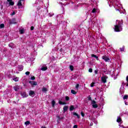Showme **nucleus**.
Masks as SVG:
<instances>
[{
  "mask_svg": "<svg viewBox=\"0 0 128 128\" xmlns=\"http://www.w3.org/2000/svg\"><path fill=\"white\" fill-rule=\"evenodd\" d=\"M108 78V76H104L101 78V80L103 84H106V79Z\"/></svg>",
  "mask_w": 128,
  "mask_h": 128,
  "instance_id": "obj_4",
  "label": "nucleus"
},
{
  "mask_svg": "<svg viewBox=\"0 0 128 128\" xmlns=\"http://www.w3.org/2000/svg\"><path fill=\"white\" fill-rule=\"evenodd\" d=\"M122 128H124V126H122Z\"/></svg>",
  "mask_w": 128,
  "mask_h": 128,
  "instance_id": "obj_48",
  "label": "nucleus"
},
{
  "mask_svg": "<svg viewBox=\"0 0 128 128\" xmlns=\"http://www.w3.org/2000/svg\"><path fill=\"white\" fill-rule=\"evenodd\" d=\"M96 12V8H93V10H92V14H94Z\"/></svg>",
  "mask_w": 128,
  "mask_h": 128,
  "instance_id": "obj_23",
  "label": "nucleus"
},
{
  "mask_svg": "<svg viewBox=\"0 0 128 128\" xmlns=\"http://www.w3.org/2000/svg\"><path fill=\"white\" fill-rule=\"evenodd\" d=\"M80 87V84H77L76 86V88H78Z\"/></svg>",
  "mask_w": 128,
  "mask_h": 128,
  "instance_id": "obj_37",
  "label": "nucleus"
},
{
  "mask_svg": "<svg viewBox=\"0 0 128 128\" xmlns=\"http://www.w3.org/2000/svg\"><path fill=\"white\" fill-rule=\"evenodd\" d=\"M52 106L54 108V104H56V101L54 100H52Z\"/></svg>",
  "mask_w": 128,
  "mask_h": 128,
  "instance_id": "obj_19",
  "label": "nucleus"
},
{
  "mask_svg": "<svg viewBox=\"0 0 128 128\" xmlns=\"http://www.w3.org/2000/svg\"><path fill=\"white\" fill-rule=\"evenodd\" d=\"M65 100L66 102H68V100H70V97L68 96H66L65 97Z\"/></svg>",
  "mask_w": 128,
  "mask_h": 128,
  "instance_id": "obj_22",
  "label": "nucleus"
},
{
  "mask_svg": "<svg viewBox=\"0 0 128 128\" xmlns=\"http://www.w3.org/2000/svg\"><path fill=\"white\" fill-rule=\"evenodd\" d=\"M41 128H46V127L42 126Z\"/></svg>",
  "mask_w": 128,
  "mask_h": 128,
  "instance_id": "obj_47",
  "label": "nucleus"
},
{
  "mask_svg": "<svg viewBox=\"0 0 128 128\" xmlns=\"http://www.w3.org/2000/svg\"><path fill=\"white\" fill-rule=\"evenodd\" d=\"M13 80H14V82H18V78H13Z\"/></svg>",
  "mask_w": 128,
  "mask_h": 128,
  "instance_id": "obj_32",
  "label": "nucleus"
},
{
  "mask_svg": "<svg viewBox=\"0 0 128 128\" xmlns=\"http://www.w3.org/2000/svg\"><path fill=\"white\" fill-rule=\"evenodd\" d=\"M102 60L106 62H110V58L108 56H106V55H104L102 56Z\"/></svg>",
  "mask_w": 128,
  "mask_h": 128,
  "instance_id": "obj_3",
  "label": "nucleus"
},
{
  "mask_svg": "<svg viewBox=\"0 0 128 128\" xmlns=\"http://www.w3.org/2000/svg\"><path fill=\"white\" fill-rule=\"evenodd\" d=\"M92 58H94L96 60H98V56H96V55L92 54L91 55Z\"/></svg>",
  "mask_w": 128,
  "mask_h": 128,
  "instance_id": "obj_10",
  "label": "nucleus"
},
{
  "mask_svg": "<svg viewBox=\"0 0 128 128\" xmlns=\"http://www.w3.org/2000/svg\"><path fill=\"white\" fill-rule=\"evenodd\" d=\"M29 84H32H32H34V81H29Z\"/></svg>",
  "mask_w": 128,
  "mask_h": 128,
  "instance_id": "obj_39",
  "label": "nucleus"
},
{
  "mask_svg": "<svg viewBox=\"0 0 128 128\" xmlns=\"http://www.w3.org/2000/svg\"><path fill=\"white\" fill-rule=\"evenodd\" d=\"M92 106L94 108H98V106L96 104V102L94 100L92 101Z\"/></svg>",
  "mask_w": 128,
  "mask_h": 128,
  "instance_id": "obj_2",
  "label": "nucleus"
},
{
  "mask_svg": "<svg viewBox=\"0 0 128 128\" xmlns=\"http://www.w3.org/2000/svg\"><path fill=\"white\" fill-rule=\"evenodd\" d=\"M60 120H64V117L60 118Z\"/></svg>",
  "mask_w": 128,
  "mask_h": 128,
  "instance_id": "obj_46",
  "label": "nucleus"
},
{
  "mask_svg": "<svg viewBox=\"0 0 128 128\" xmlns=\"http://www.w3.org/2000/svg\"><path fill=\"white\" fill-rule=\"evenodd\" d=\"M71 93L72 94H76V92L74 90H71Z\"/></svg>",
  "mask_w": 128,
  "mask_h": 128,
  "instance_id": "obj_21",
  "label": "nucleus"
},
{
  "mask_svg": "<svg viewBox=\"0 0 128 128\" xmlns=\"http://www.w3.org/2000/svg\"><path fill=\"white\" fill-rule=\"evenodd\" d=\"M58 120H60V116H58Z\"/></svg>",
  "mask_w": 128,
  "mask_h": 128,
  "instance_id": "obj_45",
  "label": "nucleus"
},
{
  "mask_svg": "<svg viewBox=\"0 0 128 128\" xmlns=\"http://www.w3.org/2000/svg\"><path fill=\"white\" fill-rule=\"evenodd\" d=\"M126 80L128 82V76H127L126 78Z\"/></svg>",
  "mask_w": 128,
  "mask_h": 128,
  "instance_id": "obj_44",
  "label": "nucleus"
},
{
  "mask_svg": "<svg viewBox=\"0 0 128 128\" xmlns=\"http://www.w3.org/2000/svg\"><path fill=\"white\" fill-rule=\"evenodd\" d=\"M120 50L121 52H124V48H120Z\"/></svg>",
  "mask_w": 128,
  "mask_h": 128,
  "instance_id": "obj_43",
  "label": "nucleus"
},
{
  "mask_svg": "<svg viewBox=\"0 0 128 128\" xmlns=\"http://www.w3.org/2000/svg\"><path fill=\"white\" fill-rule=\"evenodd\" d=\"M126 86H128V83L126 84Z\"/></svg>",
  "mask_w": 128,
  "mask_h": 128,
  "instance_id": "obj_49",
  "label": "nucleus"
},
{
  "mask_svg": "<svg viewBox=\"0 0 128 128\" xmlns=\"http://www.w3.org/2000/svg\"><path fill=\"white\" fill-rule=\"evenodd\" d=\"M88 98V100H92V97H90V96H89Z\"/></svg>",
  "mask_w": 128,
  "mask_h": 128,
  "instance_id": "obj_36",
  "label": "nucleus"
},
{
  "mask_svg": "<svg viewBox=\"0 0 128 128\" xmlns=\"http://www.w3.org/2000/svg\"><path fill=\"white\" fill-rule=\"evenodd\" d=\"M36 95V93L34 92V91L32 90H30L29 92V96H34Z\"/></svg>",
  "mask_w": 128,
  "mask_h": 128,
  "instance_id": "obj_6",
  "label": "nucleus"
},
{
  "mask_svg": "<svg viewBox=\"0 0 128 128\" xmlns=\"http://www.w3.org/2000/svg\"><path fill=\"white\" fill-rule=\"evenodd\" d=\"M123 24L122 21L120 22L119 21L118 22V24L114 26V31L116 32H122V24Z\"/></svg>",
  "mask_w": 128,
  "mask_h": 128,
  "instance_id": "obj_1",
  "label": "nucleus"
},
{
  "mask_svg": "<svg viewBox=\"0 0 128 128\" xmlns=\"http://www.w3.org/2000/svg\"><path fill=\"white\" fill-rule=\"evenodd\" d=\"M70 70L71 72H73L74 70V66L72 65L70 66Z\"/></svg>",
  "mask_w": 128,
  "mask_h": 128,
  "instance_id": "obj_20",
  "label": "nucleus"
},
{
  "mask_svg": "<svg viewBox=\"0 0 128 128\" xmlns=\"http://www.w3.org/2000/svg\"><path fill=\"white\" fill-rule=\"evenodd\" d=\"M21 94L23 98H28V96L26 92H23Z\"/></svg>",
  "mask_w": 128,
  "mask_h": 128,
  "instance_id": "obj_11",
  "label": "nucleus"
},
{
  "mask_svg": "<svg viewBox=\"0 0 128 128\" xmlns=\"http://www.w3.org/2000/svg\"><path fill=\"white\" fill-rule=\"evenodd\" d=\"M16 14V12H14L12 14L11 16H14Z\"/></svg>",
  "mask_w": 128,
  "mask_h": 128,
  "instance_id": "obj_41",
  "label": "nucleus"
},
{
  "mask_svg": "<svg viewBox=\"0 0 128 128\" xmlns=\"http://www.w3.org/2000/svg\"><path fill=\"white\" fill-rule=\"evenodd\" d=\"M116 122H122V118H120V116H118Z\"/></svg>",
  "mask_w": 128,
  "mask_h": 128,
  "instance_id": "obj_18",
  "label": "nucleus"
},
{
  "mask_svg": "<svg viewBox=\"0 0 128 128\" xmlns=\"http://www.w3.org/2000/svg\"><path fill=\"white\" fill-rule=\"evenodd\" d=\"M7 2H9L10 6H14V2H12V0H7Z\"/></svg>",
  "mask_w": 128,
  "mask_h": 128,
  "instance_id": "obj_8",
  "label": "nucleus"
},
{
  "mask_svg": "<svg viewBox=\"0 0 128 128\" xmlns=\"http://www.w3.org/2000/svg\"><path fill=\"white\" fill-rule=\"evenodd\" d=\"M34 30V26H32L30 27V30Z\"/></svg>",
  "mask_w": 128,
  "mask_h": 128,
  "instance_id": "obj_35",
  "label": "nucleus"
},
{
  "mask_svg": "<svg viewBox=\"0 0 128 128\" xmlns=\"http://www.w3.org/2000/svg\"><path fill=\"white\" fill-rule=\"evenodd\" d=\"M58 104H66V102H62L60 100H59Z\"/></svg>",
  "mask_w": 128,
  "mask_h": 128,
  "instance_id": "obj_17",
  "label": "nucleus"
},
{
  "mask_svg": "<svg viewBox=\"0 0 128 128\" xmlns=\"http://www.w3.org/2000/svg\"><path fill=\"white\" fill-rule=\"evenodd\" d=\"M48 70V67L46 66H43L41 68V70L44 72Z\"/></svg>",
  "mask_w": 128,
  "mask_h": 128,
  "instance_id": "obj_13",
  "label": "nucleus"
},
{
  "mask_svg": "<svg viewBox=\"0 0 128 128\" xmlns=\"http://www.w3.org/2000/svg\"><path fill=\"white\" fill-rule=\"evenodd\" d=\"M25 124L26 125V126H28V124H30V121H26V122H25Z\"/></svg>",
  "mask_w": 128,
  "mask_h": 128,
  "instance_id": "obj_27",
  "label": "nucleus"
},
{
  "mask_svg": "<svg viewBox=\"0 0 128 128\" xmlns=\"http://www.w3.org/2000/svg\"><path fill=\"white\" fill-rule=\"evenodd\" d=\"M30 80H36V77H34V76H32Z\"/></svg>",
  "mask_w": 128,
  "mask_h": 128,
  "instance_id": "obj_29",
  "label": "nucleus"
},
{
  "mask_svg": "<svg viewBox=\"0 0 128 128\" xmlns=\"http://www.w3.org/2000/svg\"><path fill=\"white\" fill-rule=\"evenodd\" d=\"M95 84L96 83L94 82H92V83H91L90 84L91 88H94V86Z\"/></svg>",
  "mask_w": 128,
  "mask_h": 128,
  "instance_id": "obj_25",
  "label": "nucleus"
},
{
  "mask_svg": "<svg viewBox=\"0 0 128 128\" xmlns=\"http://www.w3.org/2000/svg\"><path fill=\"white\" fill-rule=\"evenodd\" d=\"M73 116H77L78 118H80V115H78V114L76 112H73Z\"/></svg>",
  "mask_w": 128,
  "mask_h": 128,
  "instance_id": "obj_14",
  "label": "nucleus"
},
{
  "mask_svg": "<svg viewBox=\"0 0 128 128\" xmlns=\"http://www.w3.org/2000/svg\"><path fill=\"white\" fill-rule=\"evenodd\" d=\"M74 110V106H70V112H72Z\"/></svg>",
  "mask_w": 128,
  "mask_h": 128,
  "instance_id": "obj_15",
  "label": "nucleus"
},
{
  "mask_svg": "<svg viewBox=\"0 0 128 128\" xmlns=\"http://www.w3.org/2000/svg\"><path fill=\"white\" fill-rule=\"evenodd\" d=\"M32 86H38V82L33 81Z\"/></svg>",
  "mask_w": 128,
  "mask_h": 128,
  "instance_id": "obj_30",
  "label": "nucleus"
},
{
  "mask_svg": "<svg viewBox=\"0 0 128 128\" xmlns=\"http://www.w3.org/2000/svg\"><path fill=\"white\" fill-rule=\"evenodd\" d=\"M73 128H78V125H74Z\"/></svg>",
  "mask_w": 128,
  "mask_h": 128,
  "instance_id": "obj_42",
  "label": "nucleus"
},
{
  "mask_svg": "<svg viewBox=\"0 0 128 128\" xmlns=\"http://www.w3.org/2000/svg\"><path fill=\"white\" fill-rule=\"evenodd\" d=\"M88 72H92V68H90L88 70Z\"/></svg>",
  "mask_w": 128,
  "mask_h": 128,
  "instance_id": "obj_38",
  "label": "nucleus"
},
{
  "mask_svg": "<svg viewBox=\"0 0 128 128\" xmlns=\"http://www.w3.org/2000/svg\"><path fill=\"white\" fill-rule=\"evenodd\" d=\"M24 30H20V33L21 34H24Z\"/></svg>",
  "mask_w": 128,
  "mask_h": 128,
  "instance_id": "obj_26",
  "label": "nucleus"
},
{
  "mask_svg": "<svg viewBox=\"0 0 128 128\" xmlns=\"http://www.w3.org/2000/svg\"><path fill=\"white\" fill-rule=\"evenodd\" d=\"M14 88L16 92L18 91V88L16 86H14Z\"/></svg>",
  "mask_w": 128,
  "mask_h": 128,
  "instance_id": "obj_40",
  "label": "nucleus"
},
{
  "mask_svg": "<svg viewBox=\"0 0 128 128\" xmlns=\"http://www.w3.org/2000/svg\"><path fill=\"white\" fill-rule=\"evenodd\" d=\"M68 106H64L63 108V112H66L68 111Z\"/></svg>",
  "mask_w": 128,
  "mask_h": 128,
  "instance_id": "obj_9",
  "label": "nucleus"
},
{
  "mask_svg": "<svg viewBox=\"0 0 128 128\" xmlns=\"http://www.w3.org/2000/svg\"><path fill=\"white\" fill-rule=\"evenodd\" d=\"M42 92H48V89L44 87L42 88Z\"/></svg>",
  "mask_w": 128,
  "mask_h": 128,
  "instance_id": "obj_16",
  "label": "nucleus"
},
{
  "mask_svg": "<svg viewBox=\"0 0 128 128\" xmlns=\"http://www.w3.org/2000/svg\"><path fill=\"white\" fill-rule=\"evenodd\" d=\"M22 70H24V66H22V65L19 66V67H18L19 72H22Z\"/></svg>",
  "mask_w": 128,
  "mask_h": 128,
  "instance_id": "obj_12",
  "label": "nucleus"
},
{
  "mask_svg": "<svg viewBox=\"0 0 128 128\" xmlns=\"http://www.w3.org/2000/svg\"><path fill=\"white\" fill-rule=\"evenodd\" d=\"M98 70H94L95 74H98Z\"/></svg>",
  "mask_w": 128,
  "mask_h": 128,
  "instance_id": "obj_34",
  "label": "nucleus"
},
{
  "mask_svg": "<svg viewBox=\"0 0 128 128\" xmlns=\"http://www.w3.org/2000/svg\"><path fill=\"white\" fill-rule=\"evenodd\" d=\"M17 6H18V8H22V7H20V6H22V0H20L18 2Z\"/></svg>",
  "mask_w": 128,
  "mask_h": 128,
  "instance_id": "obj_7",
  "label": "nucleus"
},
{
  "mask_svg": "<svg viewBox=\"0 0 128 128\" xmlns=\"http://www.w3.org/2000/svg\"><path fill=\"white\" fill-rule=\"evenodd\" d=\"M4 28V24H0V28Z\"/></svg>",
  "mask_w": 128,
  "mask_h": 128,
  "instance_id": "obj_24",
  "label": "nucleus"
},
{
  "mask_svg": "<svg viewBox=\"0 0 128 128\" xmlns=\"http://www.w3.org/2000/svg\"><path fill=\"white\" fill-rule=\"evenodd\" d=\"M30 72H26L25 74H26V76H30Z\"/></svg>",
  "mask_w": 128,
  "mask_h": 128,
  "instance_id": "obj_31",
  "label": "nucleus"
},
{
  "mask_svg": "<svg viewBox=\"0 0 128 128\" xmlns=\"http://www.w3.org/2000/svg\"><path fill=\"white\" fill-rule=\"evenodd\" d=\"M10 47L12 48L11 46H10Z\"/></svg>",
  "mask_w": 128,
  "mask_h": 128,
  "instance_id": "obj_50",
  "label": "nucleus"
},
{
  "mask_svg": "<svg viewBox=\"0 0 128 128\" xmlns=\"http://www.w3.org/2000/svg\"><path fill=\"white\" fill-rule=\"evenodd\" d=\"M81 116L84 118V113L83 112H81Z\"/></svg>",
  "mask_w": 128,
  "mask_h": 128,
  "instance_id": "obj_33",
  "label": "nucleus"
},
{
  "mask_svg": "<svg viewBox=\"0 0 128 128\" xmlns=\"http://www.w3.org/2000/svg\"><path fill=\"white\" fill-rule=\"evenodd\" d=\"M16 18H13L12 20H9V24H16Z\"/></svg>",
  "mask_w": 128,
  "mask_h": 128,
  "instance_id": "obj_5",
  "label": "nucleus"
},
{
  "mask_svg": "<svg viewBox=\"0 0 128 128\" xmlns=\"http://www.w3.org/2000/svg\"><path fill=\"white\" fill-rule=\"evenodd\" d=\"M128 95H125L124 96L123 99L124 100H128Z\"/></svg>",
  "mask_w": 128,
  "mask_h": 128,
  "instance_id": "obj_28",
  "label": "nucleus"
}]
</instances>
